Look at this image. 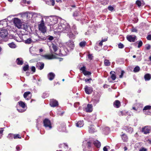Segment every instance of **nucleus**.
<instances>
[{
  "label": "nucleus",
  "instance_id": "11",
  "mask_svg": "<svg viewBox=\"0 0 151 151\" xmlns=\"http://www.w3.org/2000/svg\"><path fill=\"white\" fill-rule=\"evenodd\" d=\"M50 106L53 107L56 106L58 105V102L53 99L50 100Z\"/></svg>",
  "mask_w": 151,
  "mask_h": 151
},
{
  "label": "nucleus",
  "instance_id": "19",
  "mask_svg": "<svg viewBox=\"0 0 151 151\" xmlns=\"http://www.w3.org/2000/svg\"><path fill=\"white\" fill-rule=\"evenodd\" d=\"M88 131L89 133H93L96 131L94 128V126L93 125H91L89 127Z\"/></svg>",
  "mask_w": 151,
  "mask_h": 151
},
{
  "label": "nucleus",
  "instance_id": "10",
  "mask_svg": "<svg viewBox=\"0 0 151 151\" xmlns=\"http://www.w3.org/2000/svg\"><path fill=\"white\" fill-rule=\"evenodd\" d=\"M84 89L86 93L88 94L91 93L93 91V89L92 88L88 87L87 86H85Z\"/></svg>",
  "mask_w": 151,
  "mask_h": 151
},
{
  "label": "nucleus",
  "instance_id": "60",
  "mask_svg": "<svg viewBox=\"0 0 151 151\" xmlns=\"http://www.w3.org/2000/svg\"><path fill=\"white\" fill-rule=\"evenodd\" d=\"M16 149L17 150H20V147L19 146H16Z\"/></svg>",
  "mask_w": 151,
  "mask_h": 151
},
{
  "label": "nucleus",
  "instance_id": "51",
  "mask_svg": "<svg viewBox=\"0 0 151 151\" xmlns=\"http://www.w3.org/2000/svg\"><path fill=\"white\" fill-rule=\"evenodd\" d=\"M146 48L147 50H149L150 48V45L149 44L146 45Z\"/></svg>",
  "mask_w": 151,
  "mask_h": 151
},
{
  "label": "nucleus",
  "instance_id": "30",
  "mask_svg": "<svg viewBox=\"0 0 151 151\" xmlns=\"http://www.w3.org/2000/svg\"><path fill=\"white\" fill-rule=\"evenodd\" d=\"M31 93L29 91H27L25 92L23 95L24 98L27 100H29L28 98L26 99L28 96Z\"/></svg>",
  "mask_w": 151,
  "mask_h": 151
},
{
  "label": "nucleus",
  "instance_id": "34",
  "mask_svg": "<svg viewBox=\"0 0 151 151\" xmlns=\"http://www.w3.org/2000/svg\"><path fill=\"white\" fill-rule=\"evenodd\" d=\"M32 42V41L30 38L27 39L25 41V42L26 44H30Z\"/></svg>",
  "mask_w": 151,
  "mask_h": 151
},
{
  "label": "nucleus",
  "instance_id": "64",
  "mask_svg": "<svg viewBox=\"0 0 151 151\" xmlns=\"http://www.w3.org/2000/svg\"><path fill=\"white\" fill-rule=\"evenodd\" d=\"M63 145L65 146L67 148H68V145H67V144H66V143H64L63 144Z\"/></svg>",
  "mask_w": 151,
  "mask_h": 151
},
{
  "label": "nucleus",
  "instance_id": "58",
  "mask_svg": "<svg viewBox=\"0 0 151 151\" xmlns=\"http://www.w3.org/2000/svg\"><path fill=\"white\" fill-rule=\"evenodd\" d=\"M48 39L50 40H52L53 39V37L52 36H50L48 38Z\"/></svg>",
  "mask_w": 151,
  "mask_h": 151
},
{
  "label": "nucleus",
  "instance_id": "1",
  "mask_svg": "<svg viewBox=\"0 0 151 151\" xmlns=\"http://www.w3.org/2000/svg\"><path fill=\"white\" fill-rule=\"evenodd\" d=\"M58 29L60 30V31L65 33H68L70 30L69 25L66 22L60 23L58 27Z\"/></svg>",
  "mask_w": 151,
  "mask_h": 151
},
{
  "label": "nucleus",
  "instance_id": "14",
  "mask_svg": "<svg viewBox=\"0 0 151 151\" xmlns=\"http://www.w3.org/2000/svg\"><path fill=\"white\" fill-rule=\"evenodd\" d=\"M93 111V106L91 104H88L85 108V111L87 112H91Z\"/></svg>",
  "mask_w": 151,
  "mask_h": 151
},
{
  "label": "nucleus",
  "instance_id": "46",
  "mask_svg": "<svg viewBox=\"0 0 151 151\" xmlns=\"http://www.w3.org/2000/svg\"><path fill=\"white\" fill-rule=\"evenodd\" d=\"M88 58L89 60H91L93 59V56H92V54H89L88 55Z\"/></svg>",
  "mask_w": 151,
  "mask_h": 151
},
{
  "label": "nucleus",
  "instance_id": "7",
  "mask_svg": "<svg viewBox=\"0 0 151 151\" xmlns=\"http://www.w3.org/2000/svg\"><path fill=\"white\" fill-rule=\"evenodd\" d=\"M50 52L51 55H43L42 56L45 59L48 60H50L54 59L55 58V56L53 54V52L51 50H50Z\"/></svg>",
  "mask_w": 151,
  "mask_h": 151
},
{
  "label": "nucleus",
  "instance_id": "29",
  "mask_svg": "<svg viewBox=\"0 0 151 151\" xmlns=\"http://www.w3.org/2000/svg\"><path fill=\"white\" fill-rule=\"evenodd\" d=\"M86 44V42L85 41H83L79 43V46L80 47H84Z\"/></svg>",
  "mask_w": 151,
  "mask_h": 151
},
{
  "label": "nucleus",
  "instance_id": "16",
  "mask_svg": "<svg viewBox=\"0 0 151 151\" xmlns=\"http://www.w3.org/2000/svg\"><path fill=\"white\" fill-rule=\"evenodd\" d=\"M67 45L70 49H73L74 47V45L73 42L71 41H69L67 43Z\"/></svg>",
  "mask_w": 151,
  "mask_h": 151
},
{
  "label": "nucleus",
  "instance_id": "15",
  "mask_svg": "<svg viewBox=\"0 0 151 151\" xmlns=\"http://www.w3.org/2000/svg\"><path fill=\"white\" fill-rule=\"evenodd\" d=\"M124 129L127 132L131 133L133 131V129L131 127L126 126L124 127Z\"/></svg>",
  "mask_w": 151,
  "mask_h": 151
},
{
  "label": "nucleus",
  "instance_id": "13",
  "mask_svg": "<svg viewBox=\"0 0 151 151\" xmlns=\"http://www.w3.org/2000/svg\"><path fill=\"white\" fill-rule=\"evenodd\" d=\"M44 66V63L42 62L37 63L36 65L37 68L41 70L43 69Z\"/></svg>",
  "mask_w": 151,
  "mask_h": 151
},
{
  "label": "nucleus",
  "instance_id": "5",
  "mask_svg": "<svg viewBox=\"0 0 151 151\" xmlns=\"http://www.w3.org/2000/svg\"><path fill=\"white\" fill-rule=\"evenodd\" d=\"M44 126L45 128H48L49 129L52 128L50 121L48 119H45L43 120Z\"/></svg>",
  "mask_w": 151,
  "mask_h": 151
},
{
  "label": "nucleus",
  "instance_id": "24",
  "mask_svg": "<svg viewBox=\"0 0 151 151\" xmlns=\"http://www.w3.org/2000/svg\"><path fill=\"white\" fill-rule=\"evenodd\" d=\"M110 73L111 75V79L113 81L115 80L116 78L115 72L114 71H111L110 72Z\"/></svg>",
  "mask_w": 151,
  "mask_h": 151
},
{
  "label": "nucleus",
  "instance_id": "44",
  "mask_svg": "<svg viewBox=\"0 0 151 151\" xmlns=\"http://www.w3.org/2000/svg\"><path fill=\"white\" fill-rule=\"evenodd\" d=\"M79 13L78 12H75L74 13L73 15L74 17H75L78 16H79Z\"/></svg>",
  "mask_w": 151,
  "mask_h": 151
},
{
  "label": "nucleus",
  "instance_id": "2",
  "mask_svg": "<svg viewBox=\"0 0 151 151\" xmlns=\"http://www.w3.org/2000/svg\"><path fill=\"white\" fill-rule=\"evenodd\" d=\"M52 47L53 49L55 54L56 55H58L59 56H65L66 55L65 53H64L63 50H60V52L58 54H57V53L55 52L58 50V47L54 44H52Z\"/></svg>",
  "mask_w": 151,
  "mask_h": 151
},
{
  "label": "nucleus",
  "instance_id": "47",
  "mask_svg": "<svg viewBox=\"0 0 151 151\" xmlns=\"http://www.w3.org/2000/svg\"><path fill=\"white\" fill-rule=\"evenodd\" d=\"M138 48H139L141 47L142 45V42L141 41H139L138 43Z\"/></svg>",
  "mask_w": 151,
  "mask_h": 151
},
{
  "label": "nucleus",
  "instance_id": "53",
  "mask_svg": "<svg viewBox=\"0 0 151 151\" xmlns=\"http://www.w3.org/2000/svg\"><path fill=\"white\" fill-rule=\"evenodd\" d=\"M108 9L110 11H112L114 9V8L112 6H109L108 7Z\"/></svg>",
  "mask_w": 151,
  "mask_h": 151
},
{
  "label": "nucleus",
  "instance_id": "57",
  "mask_svg": "<svg viewBox=\"0 0 151 151\" xmlns=\"http://www.w3.org/2000/svg\"><path fill=\"white\" fill-rule=\"evenodd\" d=\"M41 23L40 24L45 25L44 23V21L43 18H42V20L41 21Z\"/></svg>",
  "mask_w": 151,
  "mask_h": 151
},
{
  "label": "nucleus",
  "instance_id": "32",
  "mask_svg": "<svg viewBox=\"0 0 151 151\" xmlns=\"http://www.w3.org/2000/svg\"><path fill=\"white\" fill-rule=\"evenodd\" d=\"M140 70V68L138 66H136L134 68V69L133 70V71L134 73H137Z\"/></svg>",
  "mask_w": 151,
  "mask_h": 151
},
{
  "label": "nucleus",
  "instance_id": "52",
  "mask_svg": "<svg viewBox=\"0 0 151 151\" xmlns=\"http://www.w3.org/2000/svg\"><path fill=\"white\" fill-rule=\"evenodd\" d=\"M31 70L34 72L35 71V67L33 66L31 67Z\"/></svg>",
  "mask_w": 151,
  "mask_h": 151
},
{
  "label": "nucleus",
  "instance_id": "6",
  "mask_svg": "<svg viewBox=\"0 0 151 151\" xmlns=\"http://www.w3.org/2000/svg\"><path fill=\"white\" fill-rule=\"evenodd\" d=\"M13 22L15 25L18 28H20L21 27V23L20 19L17 18H14L13 19Z\"/></svg>",
  "mask_w": 151,
  "mask_h": 151
},
{
  "label": "nucleus",
  "instance_id": "62",
  "mask_svg": "<svg viewBox=\"0 0 151 151\" xmlns=\"http://www.w3.org/2000/svg\"><path fill=\"white\" fill-rule=\"evenodd\" d=\"M103 42H102V41H101L99 43V45L100 46H102L103 45Z\"/></svg>",
  "mask_w": 151,
  "mask_h": 151
},
{
  "label": "nucleus",
  "instance_id": "28",
  "mask_svg": "<svg viewBox=\"0 0 151 151\" xmlns=\"http://www.w3.org/2000/svg\"><path fill=\"white\" fill-rule=\"evenodd\" d=\"M18 103L19 104L21 107L23 109L26 106V105L24 102L22 101H20Z\"/></svg>",
  "mask_w": 151,
  "mask_h": 151
},
{
  "label": "nucleus",
  "instance_id": "26",
  "mask_svg": "<svg viewBox=\"0 0 151 151\" xmlns=\"http://www.w3.org/2000/svg\"><path fill=\"white\" fill-rule=\"evenodd\" d=\"M17 64L19 65H22L23 63V61L21 58H18L16 60Z\"/></svg>",
  "mask_w": 151,
  "mask_h": 151
},
{
  "label": "nucleus",
  "instance_id": "12",
  "mask_svg": "<svg viewBox=\"0 0 151 151\" xmlns=\"http://www.w3.org/2000/svg\"><path fill=\"white\" fill-rule=\"evenodd\" d=\"M39 30L43 33L46 32V27L45 25L39 24Z\"/></svg>",
  "mask_w": 151,
  "mask_h": 151
},
{
  "label": "nucleus",
  "instance_id": "54",
  "mask_svg": "<svg viewBox=\"0 0 151 151\" xmlns=\"http://www.w3.org/2000/svg\"><path fill=\"white\" fill-rule=\"evenodd\" d=\"M147 40H151V35H149L147 37Z\"/></svg>",
  "mask_w": 151,
  "mask_h": 151
},
{
  "label": "nucleus",
  "instance_id": "41",
  "mask_svg": "<svg viewBox=\"0 0 151 151\" xmlns=\"http://www.w3.org/2000/svg\"><path fill=\"white\" fill-rule=\"evenodd\" d=\"M86 67L84 66H83V67H81L80 68V70L82 71V73L83 74L84 72H85V71H86Z\"/></svg>",
  "mask_w": 151,
  "mask_h": 151
},
{
  "label": "nucleus",
  "instance_id": "4",
  "mask_svg": "<svg viewBox=\"0 0 151 151\" xmlns=\"http://www.w3.org/2000/svg\"><path fill=\"white\" fill-rule=\"evenodd\" d=\"M8 31L6 29H3L0 31V37L2 38L7 39L8 37Z\"/></svg>",
  "mask_w": 151,
  "mask_h": 151
},
{
  "label": "nucleus",
  "instance_id": "8",
  "mask_svg": "<svg viewBox=\"0 0 151 151\" xmlns=\"http://www.w3.org/2000/svg\"><path fill=\"white\" fill-rule=\"evenodd\" d=\"M31 39L33 42H36L40 40L41 38L38 35L34 34L31 37Z\"/></svg>",
  "mask_w": 151,
  "mask_h": 151
},
{
  "label": "nucleus",
  "instance_id": "59",
  "mask_svg": "<svg viewBox=\"0 0 151 151\" xmlns=\"http://www.w3.org/2000/svg\"><path fill=\"white\" fill-rule=\"evenodd\" d=\"M17 110H18V111L20 112H24V110L23 109H17Z\"/></svg>",
  "mask_w": 151,
  "mask_h": 151
},
{
  "label": "nucleus",
  "instance_id": "49",
  "mask_svg": "<svg viewBox=\"0 0 151 151\" xmlns=\"http://www.w3.org/2000/svg\"><path fill=\"white\" fill-rule=\"evenodd\" d=\"M131 31L132 32H137V30L135 28H134V27H133L131 30Z\"/></svg>",
  "mask_w": 151,
  "mask_h": 151
},
{
  "label": "nucleus",
  "instance_id": "61",
  "mask_svg": "<svg viewBox=\"0 0 151 151\" xmlns=\"http://www.w3.org/2000/svg\"><path fill=\"white\" fill-rule=\"evenodd\" d=\"M92 79L91 78L89 79H86L85 80V81L86 82H87L88 81H89L90 80H91Z\"/></svg>",
  "mask_w": 151,
  "mask_h": 151
},
{
  "label": "nucleus",
  "instance_id": "27",
  "mask_svg": "<svg viewBox=\"0 0 151 151\" xmlns=\"http://www.w3.org/2000/svg\"><path fill=\"white\" fill-rule=\"evenodd\" d=\"M93 143L95 146L98 148L99 147L101 146V143L98 140L94 141Z\"/></svg>",
  "mask_w": 151,
  "mask_h": 151
},
{
  "label": "nucleus",
  "instance_id": "40",
  "mask_svg": "<svg viewBox=\"0 0 151 151\" xmlns=\"http://www.w3.org/2000/svg\"><path fill=\"white\" fill-rule=\"evenodd\" d=\"M7 137L9 139H12L14 137V135L12 134H9Z\"/></svg>",
  "mask_w": 151,
  "mask_h": 151
},
{
  "label": "nucleus",
  "instance_id": "38",
  "mask_svg": "<svg viewBox=\"0 0 151 151\" xmlns=\"http://www.w3.org/2000/svg\"><path fill=\"white\" fill-rule=\"evenodd\" d=\"M14 139L17 138L21 139V137L18 134H14Z\"/></svg>",
  "mask_w": 151,
  "mask_h": 151
},
{
  "label": "nucleus",
  "instance_id": "3",
  "mask_svg": "<svg viewBox=\"0 0 151 151\" xmlns=\"http://www.w3.org/2000/svg\"><path fill=\"white\" fill-rule=\"evenodd\" d=\"M141 132L145 134H147L151 132V126H146L142 127Z\"/></svg>",
  "mask_w": 151,
  "mask_h": 151
},
{
  "label": "nucleus",
  "instance_id": "37",
  "mask_svg": "<svg viewBox=\"0 0 151 151\" xmlns=\"http://www.w3.org/2000/svg\"><path fill=\"white\" fill-rule=\"evenodd\" d=\"M52 21H51V22L53 23H51L50 24L51 25H53V24H55L57 23V19L56 18H52Z\"/></svg>",
  "mask_w": 151,
  "mask_h": 151
},
{
  "label": "nucleus",
  "instance_id": "43",
  "mask_svg": "<svg viewBox=\"0 0 151 151\" xmlns=\"http://www.w3.org/2000/svg\"><path fill=\"white\" fill-rule=\"evenodd\" d=\"M91 72L87 71L86 70L85 72H84L83 74L85 76L89 75H91Z\"/></svg>",
  "mask_w": 151,
  "mask_h": 151
},
{
  "label": "nucleus",
  "instance_id": "31",
  "mask_svg": "<svg viewBox=\"0 0 151 151\" xmlns=\"http://www.w3.org/2000/svg\"><path fill=\"white\" fill-rule=\"evenodd\" d=\"M110 62L108 60H105L104 61V64L106 66H109L110 65Z\"/></svg>",
  "mask_w": 151,
  "mask_h": 151
},
{
  "label": "nucleus",
  "instance_id": "23",
  "mask_svg": "<svg viewBox=\"0 0 151 151\" xmlns=\"http://www.w3.org/2000/svg\"><path fill=\"white\" fill-rule=\"evenodd\" d=\"M70 30L69 31L68 33V35L69 37L71 39H74L75 38V35L73 34L71 32H70Z\"/></svg>",
  "mask_w": 151,
  "mask_h": 151
},
{
  "label": "nucleus",
  "instance_id": "20",
  "mask_svg": "<svg viewBox=\"0 0 151 151\" xmlns=\"http://www.w3.org/2000/svg\"><path fill=\"white\" fill-rule=\"evenodd\" d=\"M84 125V122L83 121H80L77 122L76 123V127H83Z\"/></svg>",
  "mask_w": 151,
  "mask_h": 151
},
{
  "label": "nucleus",
  "instance_id": "55",
  "mask_svg": "<svg viewBox=\"0 0 151 151\" xmlns=\"http://www.w3.org/2000/svg\"><path fill=\"white\" fill-rule=\"evenodd\" d=\"M107 147H109L108 146H105L103 148V150L104 151H108L107 148Z\"/></svg>",
  "mask_w": 151,
  "mask_h": 151
},
{
  "label": "nucleus",
  "instance_id": "18",
  "mask_svg": "<svg viewBox=\"0 0 151 151\" xmlns=\"http://www.w3.org/2000/svg\"><path fill=\"white\" fill-rule=\"evenodd\" d=\"M114 107L118 108L121 106L120 102L119 100H116L114 103Z\"/></svg>",
  "mask_w": 151,
  "mask_h": 151
},
{
  "label": "nucleus",
  "instance_id": "48",
  "mask_svg": "<svg viewBox=\"0 0 151 151\" xmlns=\"http://www.w3.org/2000/svg\"><path fill=\"white\" fill-rule=\"evenodd\" d=\"M147 149L144 147H142L139 149V151H147Z\"/></svg>",
  "mask_w": 151,
  "mask_h": 151
},
{
  "label": "nucleus",
  "instance_id": "33",
  "mask_svg": "<svg viewBox=\"0 0 151 151\" xmlns=\"http://www.w3.org/2000/svg\"><path fill=\"white\" fill-rule=\"evenodd\" d=\"M151 109V106H146L143 109V110L144 112L145 111L147 110Z\"/></svg>",
  "mask_w": 151,
  "mask_h": 151
},
{
  "label": "nucleus",
  "instance_id": "17",
  "mask_svg": "<svg viewBox=\"0 0 151 151\" xmlns=\"http://www.w3.org/2000/svg\"><path fill=\"white\" fill-rule=\"evenodd\" d=\"M55 76V74L52 72L49 73L47 75V77L49 79L52 81L54 79Z\"/></svg>",
  "mask_w": 151,
  "mask_h": 151
},
{
  "label": "nucleus",
  "instance_id": "35",
  "mask_svg": "<svg viewBox=\"0 0 151 151\" xmlns=\"http://www.w3.org/2000/svg\"><path fill=\"white\" fill-rule=\"evenodd\" d=\"M9 46L12 48H15L16 47V45L13 42L9 43L8 44Z\"/></svg>",
  "mask_w": 151,
  "mask_h": 151
},
{
  "label": "nucleus",
  "instance_id": "50",
  "mask_svg": "<svg viewBox=\"0 0 151 151\" xmlns=\"http://www.w3.org/2000/svg\"><path fill=\"white\" fill-rule=\"evenodd\" d=\"M124 73V72L123 70H122L121 72V74L119 76V78H121L123 76Z\"/></svg>",
  "mask_w": 151,
  "mask_h": 151
},
{
  "label": "nucleus",
  "instance_id": "22",
  "mask_svg": "<svg viewBox=\"0 0 151 151\" xmlns=\"http://www.w3.org/2000/svg\"><path fill=\"white\" fill-rule=\"evenodd\" d=\"M118 114L120 116H126L127 115H129L128 112L125 111H119Z\"/></svg>",
  "mask_w": 151,
  "mask_h": 151
},
{
  "label": "nucleus",
  "instance_id": "9",
  "mask_svg": "<svg viewBox=\"0 0 151 151\" xmlns=\"http://www.w3.org/2000/svg\"><path fill=\"white\" fill-rule=\"evenodd\" d=\"M126 38L127 40L130 42H134L136 40V37L134 35H128Z\"/></svg>",
  "mask_w": 151,
  "mask_h": 151
},
{
  "label": "nucleus",
  "instance_id": "36",
  "mask_svg": "<svg viewBox=\"0 0 151 151\" xmlns=\"http://www.w3.org/2000/svg\"><path fill=\"white\" fill-rule=\"evenodd\" d=\"M29 68V66L27 64L25 65L24 67H23V70L24 71H26Z\"/></svg>",
  "mask_w": 151,
  "mask_h": 151
},
{
  "label": "nucleus",
  "instance_id": "39",
  "mask_svg": "<svg viewBox=\"0 0 151 151\" xmlns=\"http://www.w3.org/2000/svg\"><path fill=\"white\" fill-rule=\"evenodd\" d=\"M4 128H0V134L1 135L0 136V138H1L2 135H3V132L4 131Z\"/></svg>",
  "mask_w": 151,
  "mask_h": 151
},
{
  "label": "nucleus",
  "instance_id": "56",
  "mask_svg": "<svg viewBox=\"0 0 151 151\" xmlns=\"http://www.w3.org/2000/svg\"><path fill=\"white\" fill-rule=\"evenodd\" d=\"M50 2H51L52 4V6H54L55 4V1L54 0H51L50 1Z\"/></svg>",
  "mask_w": 151,
  "mask_h": 151
},
{
  "label": "nucleus",
  "instance_id": "63",
  "mask_svg": "<svg viewBox=\"0 0 151 151\" xmlns=\"http://www.w3.org/2000/svg\"><path fill=\"white\" fill-rule=\"evenodd\" d=\"M147 141L149 143L151 144V139H148L147 140Z\"/></svg>",
  "mask_w": 151,
  "mask_h": 151
},
{
  "label": "nucleus",
  "instance_id": "25",
  "mask_svg": "<svg viewBox=\"0 0 151 151\" xmlns=\"http://www.w3.org/2000/svg\"><path fill=\"white\" fill-rule=\"evenodd\" d=\"M144 78L146 81H149L151 78V75L147 73L145 75Z\"/></svg>",
  "mask_w": 151,
  "mask_h": 151
},
{
  "label": "nucleus",
  "instance_id": "21",
  "mask_svg": "<svg viewBox=\"0 0 151 151\" xmlns=\"http://www.w3.org/2000/svg\"><path fill=\"white\" fill-rule=\"evenodd\" d=\"M121 135L123 142H126L127 141L128 138L126 134H123Z\"/></svg>",
  "mask_w": 151,
  "mask_h": 151
},
{
  "label": "nucleus",
  "instance_id": "45",
  "mask_svg": "<svg viewBox=\"0 0 151 151\" xmlns=\"http://www.w3.org/2000/svg\"><path fill=\"white\" fill-rule=\"evenodd\" d=\"M118 47L119 48H123L124 47V45L120 43L118 44Z\"/></svg>",
  "mask_w": 151,
  "mask_h": 151
},
{
  "label": "nucleus",
  "instance_id": "42",
  "mask_svg": "<svg viewBox=\"0 0 151 151\" xmlns=\"http://www.w3.org/2000/svg\"><path fill=\"white\" fill-rule=\"evenodd\" d=\"M136 4L139 7H140L141 6V2L139 0H137L136 1Z\"/></svg>",
  "mask_w": 151,
  "mask_h": 151
}]
</instances>
